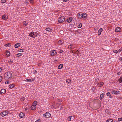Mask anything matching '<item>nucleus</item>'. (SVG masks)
Wrapping results in <instances>:
<instances>
[{
    "label": "nucleus",
    "instance_id": "1a4fd4ad",
    "mask_svg": "<svg viewBox=\"0 0 122 122\" xmlns=\"http://www.w3.org/2000/svg\"><path fill=\"white\" fill-rule=\"evenodd\" d=\"M6 92V90L4 89H2L0 91V93L1 94L5 93Z\"/></svg>",
    "mask_w": 122,
    "mask_h": 122
},
{
    "label": "nucleus",
    "instance_id": "e2e57ef3",
    "mask_svg": "<svg viewBox=\"0 0 122 122\" xmlns=\"http://www.w3.org/2000/svg\"><path fill=\"white\" fill-rule=\"evenodd\" d=\"M36 31H37V30H35L34 31V32H36Z\"/></svg>",
    "mask_w": 122,
    "mask_h": 122
},
{
    "label": "nucleus",
    "instance_id": "473e14b6",
    "mask_svg": "<svg viewBox=\"0 0 122 122\" xmlns=\"http://www.w3.org/2000/svg\"><path fill=\"white\" fill-rule=\"evenodd\" d=\"M73 46V44H70V45H69L68 46V48H69V49H71V46Z\"/></svg>",
    "mask_w": 122,
    "mask_h": 122
},
{
    "label": "nucleus",
    "instance_id": "6e6552de",
    "mask_svg": "<svg viewBox=\"0 0 122 122\" xmlns=\"http://www.w3.org/2000/svg\"><path fill=\"white\" fill-rule=\"evenodd\" d=\"M34 35V32H32L29 34V36H30V37L34 38L35 37Z\"/></svg>",
    "mask_w": 122,
    "mask_h": 122
},
{
    "label": "nucleus",
    "instance_id": "a19ab883",
    "mask_svg": "<svg viewBox=\"0 0 122 122\" xmlns=\"http://www.w3.org/2000/svg\"><path fill=\"white\" fill-rule=\"evenodd\" d=\"M58 101L59 102H61L62 101V100L61 99H59L58 100Z\"/></svg>",
    "mask_w": 122,
    "mask_h": 122
},
{
    "label": "nucleus",
    "instance_id": "4c0bfd02",
    "mask_svg": "<svg viewBox=\"0 0 122 122\" xmlns=\"http://www.w3.org/2000/svg\"><path fill=\"white\" fill-rule=\"evenodd\" d=\"M71 116H70L68 118V120L69 121H71Z\"/></svg>",
    "mask_w": 122,
    "mask_h": 122
},
{
    "label": "nucleus",
    "instance_id": "0eeeda50",
    "mask_svg": "<svg viewBox=\"0 0 122 122\" xmlns=\"http://www.w3.org/2000/svg\"><path fill=\"white\" fill-rule=\"evenodd\" d=\"M56 54L57 52L55 50L51 51L50 52V55L52 56H53Z\"/></svg>",
    "mask_w": 122,
    "mask_h": 122
},
{
    "label": "nucleus",
    "instance_id": "79ce46f5",
    "mask_svg": "<svg viewBox=\"0 0 122 122\" xmlns=\"http://www.w3.org/2000/svg\"><path fill=\"white\" fill-rule=\"evenodd\" d=\"M107 96H109L110 95V93L109 92H108L107 94Z\"/></svg>",
    "mask_w": 122,
    "mask_h": 122
},
{
    "label": "nucleus",
    "instance_id": "864d4df0",
    "mask_svg": "<svg viewBox=\"0 0 122 122\" xmlns=\"http://www.w3.org/2000/svg\"><path fill=\"white\" fill-rule=\"evenodd\" d=\"M120 61H122V58L121 57H120Z\"/></svg>",
    "mask_w": 122,
    "mask_h": 122
},
{
    "label": "nucleus",
    "instance_id": "6ab92c4d",
    "mask_svg": "<svg viewBox=\"0 0 122 122\" xmlns=\"http://www.w3.org/2000/svg\"><path fill=\"white\" fill-rule=\"evenodd\" d=\"M20 43H16V44L15 45V48H18V47H19L20 46Z\"/></svg>",
    "mask_w": 122,
    "mask_h": 122
},
{
    "label": "nucleus",
    "instance_id": "5701e85b",
    "mask_svg": "<svg viewBox=\"0 0 122 122\" xmlns=\"http://www.w3.org/2000/svg\"><path fill=\"white\" fill-rule=\"evenodd\" d=\"M14 86H15L13 84H11L9 85V87L10 88L12 89L13 88Z\"/></svg>",
    "mask_w": 122,
    "mask_h": 122
},
{
    "label": "nucleus",
    "instance_id": "20e7f679",
    "mask_svg": "<svg viewBox=\"0 0 122 122\" xmlns=\"http://www.w3.org/2000/svg\"><path fill=\"white\" fill-rule=\"evenodd\" d=\"M112 93L113 94L117 95L120 93L121 92L118 91H116L115 90H113L112 91Z\"/></svg>",
    "mask_w": 122,
    "mask_h": 122
},
{
    "label": "nucleus",
    "instance_id": "de8ad7c7",
    "mask_svg": "<svg viewBox=\"0 0 122 122\" xmlns=\"http://www.w3.org/2000/svg\"><path fill=\"white\" fill-rule=\"evenodd\" d=\"M34 103H35V106H36V104L37 103V102L36 101H35L34 102Z\"/></svg>",
    "mask_w": 122,
    "mask_h": 122
},
{
    "label": "nucleus",
    "instance_id": "13d9d810",
    "mask_svg": "<svg viewBox=\"0 0 122 122\" xmlns=\"http://www.w3.org/2000/svg\"><path fill=\"white\" fill-rule=\"evenodd\" d=\"M67 0H63V1L64 2H66L67 1Z\"/></svg>",
    "mask_w": 122,
    "mask_h": 122
},
{
    "label": "nucleus",
    "instance_id": "09e8293b",
    "mask_svg": "<svg viewBox=\"0 0 122 122\" xmlns=\"http://www.w3.org/2000/svg\"><path fill=\"white\" fill-rule=\"evenodd\" d=\"M2 77V76H0V82H1V78Z\"/></svg>",
    "mask_w": 122,
    "mask_h": 122
},
{
    "label": "nucleus",
    "instance_id": "0e129e2a",
    "mask_svg": "<svg viewBox=\"0 0 122 122\" xmlns=\"http://www.w3.org/2000/svg\"><path fill=\"white\" fill-rule=\"evenodd\" d=\"M121 50H122V49Z\"/></svg>",
    "mask_w": 122,
    "mask_h": 122
},
{
    "label": "nucleus",
    "instance_id": "f704fd0d",
    "mask_svg": "<svg viewBox=\"0 0 122 122\" xmlns=\"http://www.w3.org/2000/svg\"><path fill=\"white\" fill-rule=\"evenodd\" d=\"M113 52L115 53H116L117 54V53L118 52V51L116 50H115L113 51Z\"/></svg>",
    "mask_w": 122,
    "mask_h": 122
},
{
    "label": "nucleus",
    "instance_id": "a211bd4d",
    "mask_svg": "<svg viewBox=\"0 0 122 122\" xmlns=\"http://www.w3.org/2000/svg\"><path fill=\"white\" fill-rule=\"evenodd\" d=\"M103 84L104 83L103 82H101L100 83H98L97 84V86L99 87H101L103 85Z\"/></svg>",
    "mask_w": 122,
    "mask_h": 122
},
{
    "label": "nucleus",
    "instance_id": "bf43d9fd",
    "mask_svg": "<svg viewBox=\"0 0 122 122\" xmlns=\"http://www.w3.org/2000/svg\"><path fill=\"white\" fill-rule=\"evenodd\" d=\"M1 70H2V68L0 67V72L1 71Z\"/></svg>",
    "mask_w": 122,
    "mask_h": 122
},
{
    "label": "nucleus",
    "instance_id": "3c124183",
    "mask_svg": "<svg viewBox=\"0 0 122 122\" xmlns=\"http://www.w3.org/2000/svg\"><path fill=\"white\" fill-rule=\"evenodd\" d=\"M25 3L26 4H27L28 3V1H26L25 2Z\"/></svg>",
    "mask_w": 122,
    "mask_h": 122
},
{
    "label": "nucleus",
    "instance_id": "4d7b16f0",
    "mask_svg": "<svg viewBox=\"0 0 122 122\" xmlns=\"http://www.w3.org/2000/svg\"><path fill=\"white\" fill-rule=\"evenodd\" d=\"M118 51H119L120 52L122 51V50L120 49Z\"/></svg>",
    "mask_w": 122,
    "mask_h": 122
},
{
    "label": "nucleus",
    "instance_id": "5fc2aeb1",
    "mask_svg": "<svg viewBox=\"0 0 122 122\" xmlns=\"http://www.w3.org/2000/svg\"><path fill=\"white\" fill-rule=\"evenodd\" d=\"M109 97L111 98H112V96H111L110 95V96H109Z\"/></svg>",
    "mask_w": 122,
    "mask_h": 122
},
{
    "label": "nucleus",
    "instance_id": "ddd939ff",
    "mask_svg": "<svg viewBox=\"0 0 122 122\" xmlns=\"http://www.w3.org/2000/svg\"><path fill=\"white\" fill-rule=\"evenodd\" d=\"M121 30V29L119 27H117L116 28L115 30V31L116 32H119Z\"/></svg>",
    "mask_w": 122,
    "mask_h": 122
},
{
    "label": "nucleus",
    "instance_id": "f03ea898",
    "mask_svg": "<svg viewBox=\"0 0 122 122\" xmlns=\"http://www.w3.org/2000/svg\"><path fill=\"white\" fill-rule=\"evenodd\" d=\"M65 20V18L64 16H61L58 19V22L59 23L63 22Z\"/></svg>",
    "mask_w": 122,
    "mask_h": 122
},
{
    "label": "nucleus",
    "instance_id": "72a5a7b5",
    "mask_svg": "<svg viewBox=\"0 0 122 122\" xmlns=\"http://www.w3.org/2000/svg\"><path fill=\"white\" fill-rule=\"evenodd\" d=\"M25 100V97H21L20 98V100L21 101H24Z\"/></svg>",
    "mask_w": 122,
    "mask_h": 122
},
{
    "label": "nucleus",
    "instance_id": "e433bc0d",
    "mask_svg": "<svg viewBox=\"0 0 122 122\" xmlns=\"http://www.w3.org/2000/svg\"><path fill=\"white\" fill-rule=\"evenodd\" d=\"M6 0H1V3H4L5 2Z\"/></svg>",
    "mask_w": 122,
    "mask_h": 122
},
{
    "label": "nucleus",
    "instance_id": "aec40b11",
    "mask_svg": "<svg viewBox=\"0 0 122 122\" xmlns=\"http://www.w3.org/2000/svg\"><path fill=\"white\" fill-rule=\"evenodd\" d=\"M63 65L62 64H61L59 65L58 67V69H61L63 67Z\"/></svg>",
    "mask_w": 122,
    "mask_h": 122
},
{
    "label": "nucleus",
    "instance_id": "49530a36",
    "mask_svg": "<svg viewBox=\"0 0 122 122\" xmlns=\"http://www.w3.org/2000/svg\"><path fill=\"white\" fill-rule=\"evenodd\" d=\"M9 83V82L7 81H5V84H8V83Z\"/></svg>",
    "mask_w": 122,
    "mask_h": 122
},
{
    "label": "nucleus",
    "instance_id": "bb28decb",
    "mask_svg": "<svg viewBox=\"0 0 122 122\" xmlns=\"http://www.w3.org/2000/svg\"><path fill=\"white\" fill-rule=\"evenodd\" d=\"M71 80L70 79H66V82L67 83H71Z\"/></svg>",
    "mask_w": 122,
    "mask_h": 122
},
{
    "label": "nucleus",
    "instance_id": "f8f14e48",
    "mask_svg": "<svg viewBox=\"0 0 122 122\" xmlns=\"http://www.w3.org/2000/svg\"><path fill=\"white\" fill-rule=\"evenodd\" d=\"M8 16L7 15H3L2 17V18L4 20H6L8 19Z\"/></svg>",
    "mask_w": 122,
    "mask_h": 122
},
{
    "label": "nucleus",
    "instance_id": "cd10ccee",
    "mask_svg": "<svg viewBox=\"0 0 122 122\" xmlns=\"http://www.w3.org/2000/svg\"><path fill=\"white\" fill-rule=\"evenodd\" d=\"M28 23L26 21H24L23 22V24L24 25H25V26H26L28 24Z\"/></svg>",
    "mask_w": 122,
    "mask_h": 122
},
{
    "label": "nucleus",
    "instance_id": "680f3d73",
    "mask_svg": "<svg viewBox=\"0 0 122 122\" xmlns=\"http://www.w3.org/2000/svg\"><path fill=\"white\" fill-rule=\"evenodd\" d=\"M117 40V39L116 38H115V41H116Z\"/></svg>",
    "mask_w": 122,
    "mask_h": 122
},
{
    "label": "nucleus",
    "instance_id": "4be33fe9",
    "mask_svg": "<svg viewBox=\"0 0 122 122\" xmlns=\"http://www.w3.org/2000/svg\"><path fill=\"white\" fill-rule=\"evenodd\" d=\"M45 30L49 32H52V30L51 29H50L49 28H46Z\"/></svg>",
    "mask_w": 122,
    "mask_h": 122
},
{
    "label": "nucleus",
    "instance_id": "603ef678",
    "mask_svg": "<svg viewBox=\"0 0 122 122\" xmlns=\"http://www.w3.org/2000/svg\"><path fill=\"white\" fill-rule=\"evenodd\" d=\"M40 121V120H38L36 121L35 122H39Z\"/></svg>",
    "mask_w": 122,
    "mask_h": 122
},
{
    "label": "nucleus",
    "instance_id": "f257e3e1",
    "mask_svg": "<svg viewBox=\"0 0 122 122\" xmlns=\"http://www.w3.org/2000/svg\"><path fill=\"white\" fill-rule=\"evenodd\" d=\"M13 73V72L11 71L7 72L5 74V78L8 79L10 78H12V74Z\"/></svg>",
    "mask_w": 122,
    "mask_h": 122
},
{
    "label": "nucleus",
    "instance_id": "58836bf2",
    "mask_svg": "<svg viewBox=\"0 0 122 122\" xmlns=\"http://www.w3.org/2000/svg\"><path fill=\"white\" fill-rule=\"evenodd\" d=\"M118 81L120 83H121L122 82V80L121 79H120H120L118 80Z\"/></svg>",
    "mask_w": 122,
    "mask_h": 122
},
{
    "label": "nucleus",
    "instance_id": "9b49d317",
    "mask_svg": "<svg viewBox=\"0 0 122 122\" xmlns=\"http://www.w3.org/2000/svg\"><path fill=\"white\" fill-rule=\"evenodd\" d=\"M82 12H79L77 14V16L80 19L82 18Z\"/></svg>",
    "mask_w": 122,
    "mask_h": 122
},
{
    "label": "nucleus",
    "instance_id": "4468645a",
    "mask_svg": "<svg viewBox=\"0 0 122 122\" xmlns=\"http://www.w3.org/2000/svg\"><path fill=\"white\" fill-rule=\"evenodd\" d=\"M25 114L23 112H20L19 114V116L21 118H22L25 116Z\"/></svg>",
    "mask_w": 122,
    "mask_h": 122
},
{
    "label": "nucleus",
    "instance_id": "2eb2a0df",
    "mask_svg": "<svg viewBox=\"0 0 122 122\" xmlns=\"http://www.w3.org/2000/svg\"><path fill=\"white\" fill-rule=\"evenodd\" d=\"M34 80V79L33 78H32L31 79H26L25 80V81L26 82H31L33 81Z\"/></svg>",
    "mask_w": 122,
    "mask_h": 122
},
{
    "label": "nucleus",
    "instance_id": "b1692460",
    "mask_svg": "<svg viewBox=\"0 0 122 122\" xmlns=\"http://www.w3.org/2000/svg\"><path fill=\"white\" fill-rule=\"evenodd\" d=\"M34 32V35L35 36V37H36L38 35V32L37 31H36V32Z\"/></svg>",
    "mask_w": 122,
    "mask_h": 122
},
{
    "label": "nucleus",
    "instance_id": "423d86ee",
    "mask_svg": "<svg viewBox=\"0 0 122 122\" xmlns=\"http://www.w3.org/2000/svg\"><path fill=\"white\" fill-rule=\"evenodd\" d=\"M82 18H83L84 20H86V19L87 14L85 13H82Z\"/></svg>",
    "mask_w": 122,
    "mask_h": 122
},
{
    "label": "nucleus",
    "instance_id": "c03bdc74",
    "mask_svg": "<svg viewBox=\"0 0 122 122\" xmlns=\"http://www.w3.org/2000/svg\"><path fill=\"white\" fill-rule=\"evenodd\" d=\"M99 79L98 78H97L95 79L96 81V82L97 81V82H98V81Z\"/></svg>",
    "mask_w": 122,
    "mask_h": 122
},
{
    "label": "nucleus",
    "instance_id": "f3484780",
    "mask_svg": "<svg viewBox=\"0 0 122 122\" xmlns=\"http://www.w3.org/2000/svg\"><path fill=\"white\" fill-rule=\"evenodd\" d=\"M64 41L62 40H60L58 42V44L59 45H61L63 43Z\"/></svg>",
    "mask_w": 122,
    "mask_h": 122
},
{
    "label": "nucleus",
    "instance_id": "7c9ffc66",
    "mask_svg": "<svg viewBox=\"0 0 122 122\" xmlns=\"http://www.w3.org/2000/svg\"><path fill=\"white\" fill-rule=\"evenodd\" d=\"M8 61L9 63H13V60L11 59H9Z\"/></svg>",
    "mask_w": 122,
    "mask_h": 122
},
{
    "label": "nucleus",
    "instance_id": "052dcab7",
    "mask_svg": "<svg viewBox=\"0 0 122 122\" xmlns=\"http://www.w3.org/2000/svg\"><path fill=\"white\" fill-rule=\"evenodd\" d=\"M25 110H27V108H25Z\"/></svg>",
    "mask_w": 122,
    "mask_h": 122
},
{
    "label": "nucleus",
    "instance_id": "9d476101",
    "mask_svg": "<svg viewBox=\"0 0 122 122\" xmlns=\"http://www.w3.org/2000/svg\"><path fill=\"white\" fill-rule=\"evenodd\" d=\"M72 19H73L71 17H70L69 18H68L67 20V22L68 23L70 22L72 20Z\"/></svg>",
    "mask_w": 122,
    "mask_h": 122
},
{
    "label": "nucleus",
    "instance_id": "2f4dec72",
    "mask_svg": "<svg viewBox=\"0 0 122 122\" xmlns=\"http://www.w3.org/2000/svg\"><path fill=\"white\" fill-rule=\"evenodd\" d=\"M21 55V54L20 53H18L16 55V56L17 57H19Z\"/></svg>",
    "mask_w": 122,
    "mask_h": 122
},
{
    "label": "nucleus",
    "instance_id": "c756f323",
    "mask_svg": "<svg viewBox=\"0 0 122 122\" xmlns=\"http://www.w3.org/2000/svg\"><path fill=\"white\" fill-rule=\"evenodd\" d=\"M82 24L81 23H80L78 26V28H80L82 27Z\"/></svg>",
    "mask_w": 122,
    "mask_h": 122
},
{
    "label": "nucleus",
    "instance_id": "39448f33",
    "mask_svg": "<svg viewBox=\"0 0 122 122\" xmlns=\"http://www.w3.org/2000/svg\"><path fill=\"white\" fill-rule=\"evenodd\" d=\"M8 114V111L6 110L5 111H4L1 112L0 114V115L2 116L3 117L7 115Z\"/></svg>",
    "mask_w": 122,
    "mask_h": 122
},
{
    "label": "nucleus",
    "instance_id": "37998d69",
    "mask_svg": "<svg viewBox=\"0 0 122 122\" xmlns=\"http://www.w3.org/2000/svg\"><path fill=\"white\" fill-rule=\"evenodd\" d=\"M23 49H20L19 50V52H23Z\"/></svg>",
    "mask_w": 122,
    "mask_h": 122
},
{
    "label": "nucleus",
    "instance_id": "8fccbe9b",
    "mask_svg": "<svg viewBox=\"0 0 122 122\" xmlns=\"http://www.w3.org/2000/svg\"><path fill=\"white\" fill-rule=\"evenodd\" d=\"M63 52V51L62 50H60V53H62Z\"/></svg>",
    "mask_w": 122,
    "mask_h": 122
},
{
    "label": "nucleus",
    "instance_id": "6e6d98bb",
    "mask_svg": "<svg viewBox=\"0 0 122 122\" xmlns=\"http://www.w3.org/2000/svg\"><path fill=\"white\" fill-rule=\"evenodd\" d=\"M120 74V72H118L117 73V74L118 75H119Z\"/></svg>",
    "mask_w": 122,
    "mask_h": 122
},
{
    "label": "nucleus",
    "instance_id": "dca6fc26",
    "mask_svg": "<svg viewBox=\"0 0 122 122\" xmlns=\"http://www.w3.org/2000/svg\"><path fill=\"white\" fill-rule=\"evenodd\" d=\"M102 31V28H101L98 31V35H100L101 34V32Z\"/></svg>",
    "mask_w": 122,
    "mask_h": 122
},
{
    "label": "nucleus",
    "instance_id": "a18cd8bd",
    "mask_svg": "<svg viewBox=\"0 0 122 122\" xmlns=\"http://www.w3.org/2000/svg\"><path fill=\"white\" fill-rule=\"evenodd\" d=\"M34 72L35 73H36L37 72V71L36 70H35L34 71Z\"/></svg>",
    "mask_w": 122,
    "mask_h": 122
},
{
    "label": "nucleus",
    "instance_id": "7ed1b4c3",
    "mask_svg": "<svg viewBox=\"0 0 122 122\" xmlns=\"http://www.w3.org/2000/svg\"><path fill=\"white\" fill-rule=\"evenodd\" d=\"M43 115L44 117L46 118H49L51 116L50 113L48 112H46Z\"/></svg>",
    "mask_w": 122,
    "mask_h": 122
},
{
    "label": "nucleus",
    "instance_id": "a878e982",
    "mask_svg": "<svg viewBox=\"0 0 122 122\" xmlns=\"http://www.w3.org/2000/svg\"><path fill=\"white\" fill-rule=\"evenodd\" d=\"M113 120L111 119H109L106 121V122H112Z\"/></svg>",
    "mask_w": 122,
    "mask_h": 122
},
{
    "label": "nucleus",
    "instance_id": "ea45409f",
    "mask_svg": "<svg viewBox=\"0 0 122 122\" xmlns=\"http://www.w3.org/2000/svg\"><path fill=\"white\" fill-rule=\"evenodd\" d=\"M34 107H34V106H33V107L32 106V108H31V109L32 110H35L36 109Z\"/></svg>",
    "mask_w": 122,
    "mask_h": 122
},
{
    "label": "nucleus",
    "instance_id": "393cba45",
    "mask_svg": "<svg viewBox=\"0 0 122 122\" xmlns=\"http://www.w3.org/2000/svg\"><path fill=\"white\" fill-rule=\"evenodd\" d=\"M6 52V55H7L8 56H10V52L8 51H7Z\"/></svg>",
    "mask_w": 122,
    "mask_h": 122
},
{
    "label": "nucleus",
    "instance_id": "c9c22d12",
    "mask_svg": "<svg viewBox=\"0 0 122 122\" xmlns=\"http://www.w3.org/2000/svg\"><path fill=\"white\" fill-rule=\"evenodd\" d=\"M118 121H122V118H118Z\"/></svg>",
    "mask_w": 122,
    "mask_h": 122
},
{
    "label": "nucleus",
    "instance_id": "412c9836",
    "mask_svg": "<svg viewBox=\"0 0 122 122\" xmlns=\"http://www.w3.org/2000/svg\"><path fill=\"white\" fill-rule=\"evenodd\" d=\"M105 94L104 93H103L100 96V100H102L103 97V96Z\"/></svg>",
    "mask_w": 122,
    "mask_h": 122
},
{
    "label": "nucleus",
    "instance_id": "c85d7f7f",
    "mask_svg": "<svg viewBox=\"0 0 122 122\" xmlns=\"http://www.w3.org/2000/svg\"><path fill=\"white\" fill-rule=\"evenodd\" d=\"M11 45L10 43H8V44H5V46H8L9 47Z\"/></svg>",
    "mask_w": 122,
    "mask_h": 122
}]
</instances>
